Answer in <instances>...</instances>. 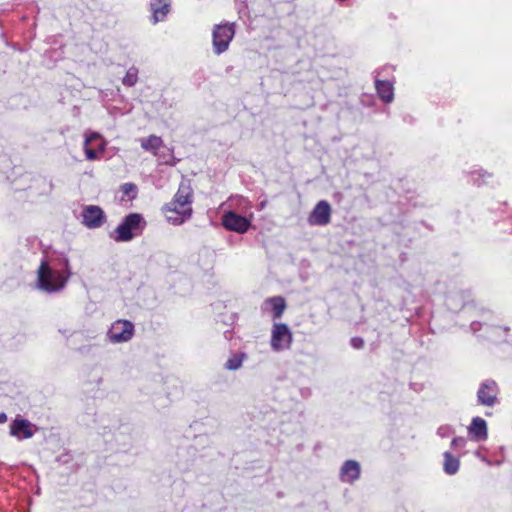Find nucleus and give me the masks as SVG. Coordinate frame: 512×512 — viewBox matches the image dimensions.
<instances>
[{
	"label": "nucleus",
	"instance_id": "4be33fe9",
	"mask_svg": "<svg viewBox=\"0 0 512 512\" xmlns=\"http://www.w3.org/2000/svg\"><path fill=\"white\" fill-rule=\"evenodd\" d=\"M243 362V356L234 354L226 362L225 367L228 370H237L241 367Z\"/></svg>",
	"mask_w": 512,
	"mask_h": 512
},
{
	"label": "nucleus",
	"instance_id": "f8f14e48",
	"mask_svg": "<svg viewBox=\"0 0 512 512\" xmlns=\"http://www.w3.org/2000/svg\"><path fill=\"white\" fill-rule=\"evenodd\" d=\"M222 225L229 231L242 234L249 229L250 221L244 216L228 211L222 217Z\"/></svg>",
	"mask_w": 512,
	"mask_h": 512
},
{
	"label": "nucleus",
	"instance_id": "dca6fc26",
	"mask_svg": "<svg viewBox=\"0 0 512 512\" xmlns=\"http://www.w3.org/2000/svg\"><path fill=\"white\" fill-rule=\"evenodd\" d=\"M193 188L191 185V181L189 179H182L179 184L178 190L174 195L173 201L174 203H193Z\"/></svg>",
	"mask_w": 512,
	"mask_h": 512
},
{
	"label": "nucleus",
	"instance_id": "6ab92c4d",
	"mask_svg": "<svg viewBox=\"0 0 512 512\" xmlns=\"http://www.w3.org/2000/svg\"><path fill=\"white\" fill-rule=\"evenodd\" d=\"M163 146V140L161 137L156 135H150L147 138L141 140V147L149 152L156 155L157 150Z\"/></svg>",
	"mask_w": 512,
	"mask_h": 512
},
{
	"label": "nucleus",
	"instance_id": "b1692460",
	"mask_svg": "<svg viewBox=\"0 0 512 512\" xmlns=\"http://www.w3.org/2000/svg\"><path fill=\"white\" fill-rule=\"evenodd\" d=\"M351 345L355 349H360L364 346V340L361 337H353L351 339Z\"/></svg>",
	"mask_w": 512,
	"mask_h": 512
},
{
	"label": "nucleus",
	"instance_id": "423d86ee",
	"mask_svg": "<svg viewBox=\"0 0 512 512\" xmlns=\"http://www.w3.org/2000/svg\"><path fill=\"white\" fill-rule=\"evenodd\" d=\"M106 148L105 142L97 132L88 131L85 133L84 153L89 161L97 160L104 153Z\"/></svg>",
	"mask_w": 512,
	"mask_h": 512
},
{
	"label": "nucleus",
	"instance_id": "20e7f679",
	"mask_svg": "<svg viewBox=\"0 0 512 512\" xmlns=\"http://www.w3.org/2000/svg\"><path fill=\"white\" fill-rule=\"evenodd\" d=\"M166 219L173 225H180L191 218L192 204L170 201L163 208Z\"/></svg>",
	"mask_w": 512,
	"mask_h": 512
},
{
	"label": "nucleus",
	"instance_id": "412c9836",
	"mask_svg": "<svg viewBox=\"0 0 512 512\" xmlns=\"http://www.w3.org/2000/svg\"><path fill=\"white\" fill-rule=\"evenodd\" d=\"M138 81V69L131 67L127 70L125 76L122 79V83L125 86L132 87Z\"/></svg>",
	"mask_w": 512,
	"mask_h": 512
},
{
	"label": "nucleus",
	"instance_id": "f3484780",
	"mask_svg": "<svg viewBox=\"0 0 512 512\" xmlns=\"http://www.w3.org/2000/svg\"><path fill=\"white\" fill-rule=\"evenodd\" d=\"M169 4L163 2L162 0H155L151 3V11L153 22L157 23L159 21H163L167 14L169 13Z\"/></svg>",
	"mask_w": 512,
	"mask_h": 512
},
{
	"label": "nucleus",
	"instance_id": "7ed1b4c3",
	"mask_svg": "<svg viewBox=\"0 0 512 512\" xmlns=\"http://www.w3.org/2000/svg\"><path fill=\"white\" fill-rule=\"evenodd\" d=\"M235 35L234 23H222L214 26L212 31L213 51L220 55L228 50Z\"/></svg>",
	"mask_w": 512,
	"mask_h": 512
},
{
	"label": "nucleus",
	"instance_id": "0eeeda50",
	"mask_svg": "<svg viewBox=\"0 0 512 512\" xmlns=\"http://www.w3.org/2000/svg\"><path fill=\"white\" fill-rule=\"evenodd\" d=\"M499 387L492 379L483 381L477 391V402L479 405L493 407L498 403Z\"/></svg>",
	"mask_w": 512,
	"mask_h": 512
},
{
	"label": "nucleus",
	"instance_id": "a211bd4d",
	"mask_svg": "<svg viewBox=\"0 0 512 512\" xmlns=\"http://www.w3.org/2000/svg\"><path fill=\"white\" fill-rule=\"evenodd\" d=\"M265 304H269L271 306L274 319L280 318L286 309V301L281 296L268 298L266 299Z\"/></svg>",
	"mask_w": 512,
	"mask_h": 512
},
{
	"label": "nucleus",
	"instance_id": "ddd939ff",
	"mask_svg": "<svg viewBox=\"0 0 512 512\" xmlns=\"http://www.w3.org/2000/svg\"><path fill=\"white\" fill-rule=\"evenodd\" d=\"M468 434L475 441H484L488 437L487 423L481 417H474L468 427Z\"/></svg>",
	"mask_w": 512,
	"mask_h": 512
},
{
	"label": "nucleus",
	"instance_id": "6e6552de",
	"mask_svg": "<svg viewBox=\"0 0 512 512\" xmlns=\"http://www.w3.org/2000/svg\"><path fill=\"white\" fill-rule=\"evenodd\" d=\"M133 335V323L122 319L115 321L108 331V337L113 343L127 342L133 337Z\"/></svg>",
	"mask_w": 512,
	"mask_h": 512
},
{
	"label": "nucleus",
	"instance_id": "2eb2a0df",
	"mask_svg": "<svg viewBox=\"0 0 512 512\" xmlns=\"http://www.w3.org/2000/svg\"><path fill=\"white\" fill-rule=\"evenodd\" d=\"M379 72L375 76V88L379 98L385 102L390 103L394 99V86L391 81L378 79Z\"/></svg>",
	"mask_w": 512,
	"mask_h": 512
},
{
	"label": "nucleus",
	"instance_id": "9d476101",
	"mask_svg": "<svg viewBox=\"0 0 512 512\" xmlns=\"http://www.w3.org/2000/svg\"><path fill=\"white\" fill-rule=\"evenodd\" d=\"M331 206L326 200L319 201L308 217V223L312 226H326L331 220Z\"/></svg>",
	"mask_w": 512,
	"mask_h": 512
},
{
	"label": "nucleus",
	"instance_id": "39448f33",
	"mask_svg": "<svg viewBox=\"0 0 512 512\" xmlns=\"http://www.w3.org/2000/svg\"><path fill=\"white\" fill-rule=\"evenodd\" d=\"M293 336L289 327L284 323H275L271 331V348L274 351L289 349Z\"/></svg>",
	"mask_w": 512,
	"mask_h": 512
},
{
	"label": "nucleus",
	"instance_id": "bb28decb",
	"mask_svg": "<svg viewBox=\"0 0 512 512\" xmlns=\"http://www.w3.org/2000/svg\"><path fill=\"white\" fill-rule=\"evenodd\" d=\"M442 430H443V428H439L438 429V434L441 435V436H444L445 434H442Z\"/></svg>",
	"mask_w": 512,
	"mask_h": 512
},
{
	"label": "nucleus",
	"instance_id": "9b49d317",
	"mask_svg": "<svg viewBox=\"0 0 512 512\" xmlns=\"http://www.w3.org/2000/svg\"><path fill=\"white\" fill-rule=\"evenodd\" d=\"M10 435L18 440L31 438L35 432L36 427L27 419L17 416L9 425Z\"/></svg>",
	"mask_w": 512,
	"mask_h": 512
},
{
	"label": "nucleus",
	"instance_id": "f03ea898",
	"mask_svg": "<svg viewBox=\"0 0 512 512\" xmlns=\"http://www.w3.org/2000/svg\"><path fill=\"white\" fill-rule=\"evenodd\" d=\"M145 221L141 214L130 213L117 226L111 237L116 242H127L139 235L145 227Z\"/></svg>",
	"mask_w": 512,
	"mask_h": 512
},
{
	"label": "nucleus",
	"instance_id": "5701e85b",
	"mask_svg": "<svg viewBox=\"0 0 512 512\" xmlns=\"http://www.w3.org/2000/svg\"><path fill=\"white\" fill-rule=\"evenodd\" d=\"M121 192L129 199H134L137 195V186L133 183H125L121 186Z\"/></svg>",
	"mask_w": 512,
	"mask_h": 512
},
{
	"label": "nucleus",
	"instance_id": "393cba45",
	"mask_svg": "<svg viewBox=\"0 0 512 512\" xmlns=\"http://www.w3.org/2000/svg\"><path fill=\"white\" fill-rule=\"evenodd\" d=\"M465 443H466V441L463 437H455L452 439L451 445L453 447H457V446H464Z\"/></svg>",
	"mask_w": 512,
	"mask_h": 512
},
{
	"label": "nucleus",
	"instance_id": "aec40b11",
	"mask_svg": "<svg viewBox=\"0 0 512 512\" xmlns=\"http://www.w3.org/2000/svg\"><path fill=\"white\" fill-rule=\"evenodd\" d=\"M444 471L448 475H454L459 470L460 462L459 459L453 456L450 452L444 453Z\"/></svg>",
	"mask_w": 512,
	"mask_h": 512
},
{
	"label": "nucleus",
	"instance_id": "1a4fd4ad",
	"mask_svg": "<svg viewBox=\"0 0 512 512\" xmlns=\"http://www.w3.org/2000/svg\"><path fill=\"white\" fill-rule=\"evenodd\" d=\"M106 222L103 209L97 205H87L82 210V224L89 229L101 227Z\"/></svg>",
	"mask_w": 512,
	"mask_h": 512
},
{
	"label": "nucleus",
	"instance_id": "f257e3e1",
	"mask_svg": "<svg viewBox=\"0 0 512 512\" xmlns=\"http://www.w3.org/2000/svg\"><path fill=\"white\" fill-rule=\"evenodd\" d=\"M71 275L68 259L65 260L62 270L53 269L46 260H42L37 270L36 286L50 294L60 292L65 288Z\"/></svg>",
	"mask_w": 512,
	"mask_h": 512
},
{
	"label": "nucleus",
	"instance_id": "4468645a",
	"mask_svg": "<svg viewBox=\"0 0 512 512\" xmlns=\"http://www.w3.org/2000/svg\"><path fill=\"white\" fill-rule=\"evenodd\" d=\"M360 477V465L357 461L347 460L341 467L340 479L343 482L353 483Z\"/></svg>",
	"mask_w": 512,
	"mask_h": 512
},
{
	"label": "nucleus",
	"instance_id": "a878e982",
	"mask_svg": "<svg viewBox=\"0 0 512 512\" xmlns=\"http://www.w3.org/2000/svg\"><path fill=\"white\" fill-rule=\"evenodd\" d=\"M7 421V415L2 412L0 413V424L5 423Z\"/></svg>",
	"mask_w": 512,
	"mask_h": 512
}]
</instances>
